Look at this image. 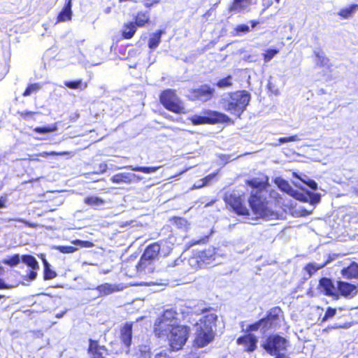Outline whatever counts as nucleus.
I'll list each match as a JSON object with an SVG mask.
<instances>
[{"instance_id": "obj_1", "label": "nucleus", "mask_w": 358, "mask_h": 358, "mask_svg": "<svg viewBox=\"0 0 358 358\" xmlns=\"http://www.w3.org/2000/svg\"><path fill=\"white\" fill-rule=\"evenodd\" d=\"M217 315L208 313L199 320L195 324L194 344L203 348L210 343L215 337L214 327Z\"/></svg>"}, {"instance_id": "obj_2", "label": "nucleus", "mask_w": 358, "mask_h": 358, "mask_svg": "<svg viewBox=\"0 0 358 358\" xmlns=\"http://www.w3.org/2000/svg\"><path fill=\"white\" fill-rule=\"evenodd\" d=\"M250 101V94L248 92L238 91L222 101V108L232 115L240 117L246 109Z\"/></svg>"}, {"instance_id": "obj_3", "label": "nucleus", "mask_w": 358, "mask_h": 358, "mask_svg": "<svg viewBox=\"0 0 358 358\" xmlns=\"http://www.w3.org/2000/svg\"><path fill=\"white\" fill-rule=\"evenodd\" d=\"M179 324L178 314L173 308L166 310L155 322V333L158 337L166 335Z\"/></svg>"}, {"instance_id": "obj_4", "label": "nucleus", "mask_w": 358, "mask_h": 358, "mask_svg": "<svg viewBox=\"0 0 358 358\" xmlns=\"http://www.w3.org/2000/svg\"><path fill=\"white\" fill-rule=\"evenodd\" d=\"M189 329L184 325H178L171 329L166 335L171 348L172 350H179L187 342L189 337Z\"/></svg>"}, {"instance_id": "obj_5", "label": "nucleus", "mask_w": 358, "mask_h": 358, "mask_svg": "<svg viewBox=\"0 0 358 358\" xmlns=\"http://www.w3.org/2000/svg\"><path fill=\"white\" fill-rule=\"evenodd\" d=\"M160 101L165 108L173 113H185L183 102L172 90H164L160 95Z\"/></svg>"}, {"instance_id": "obj_6", "label": "nucleus", "mask_w": 358, "mask_h": 358, "mask_svg": "<svg viewBox=\"0 0 358 358\" xmlns=\"http://www.w3.org/2000/svg\"><path fill=\"white\" fill-rule=\"evenodd\" d=\"M160 246L157 243L149 245L142 255L139 263L136 266L138 272L148 273L152 271V262L159 255Z\"/></svg>"}, {"instance_id": "obj_7", "label": "nucleus", "mask_w": 358, "mask_h": 358, "mask_svg": "<svg viewBox=\"0 0 358 358\" xmlns=\"http://www.w3.org/2000/svg\"><path fill=\"white\" fill-rule=\"evenodd\" d=\"M249 203L256 218L263 217L270 219L273 215V213H271L270 210L266 206L265 199L258 191H257L255 194H252L249 199Z\"/></svg>"}, {"instance_id": "obj_8", "label": "nucleus", "mask_w": 358, "mask_h": 358, "mask_svg": "<svg viewBox=\"0 0 358 358\" xmlns=\"http://www.w3.org/2000/svg\"><path fill=\"white\" fill-rule=\"evenodd\" d=\"M287 341L278 335L269 336L263 344V348L271 355H278L286 350Z\"/></svg>"}, {"instance_id": "obj_9", "label": "nucleus", "mask_w": 358, "mask_h": 358, "mask_svg": "<svg viewBox=\"0 0 358 358\" xmlns=\"http://www.w3.org/2000/svg\"><path fill=\"white\" fill-rule=\"evenodd\" d=\"M224 201L229 204L238 215H249V210L243 205V199L241 196L236 192L227 193L224 197Z\"/></svg>"}, {"instance_id": "obj_10", "label": "nucleus", "mask_w": 358, "mask_h": 358, "mask_svg": "<svg viewBox=\"0 0 358 358\" xmlns=\"http://www.w3.org/2000/svg\"><path fill=\"white\" fill-rule=\"evenodd\" d=\"M210 117H202L199 115H193L189 120L193 124H202L206 123H215V122H228L230 118L225 114L213 111L209 113Z\"/></svg>"}, {"instance_id": "obj_11", "label": "nucleus", "mask_w": 358, "mask_h": 358, "mask_svg": "<svg viewBox=\"0 0 358 358\" xmlns=\"http://www.w3.org/2000/svg\"><path fill=\"white\" fill-rule=\"evenodd\" d=\"M213 92V89L208 85H203L200 88L189 90L188 97L192 100L206 101L212 97Z\"/></svg>"}, {"instance_id": "obj_12", "label": "nucleus", "mask_w": 358, "mask_h": 358, "mask_svg": "<svg viewBox=\"0 0 358 358\" xmlns=\"http://www.w3.org/2000/svg\"><path fill=\"white\" fill-rule=\"evenodd\" d=\"M337 289L341 294L345 297H354L358 292V285L345 282H338Z\"/></svg>"}, {"instance_id": "obj_13", "label": "nucleus", "mask_w": 358, "mask_h": 358, "mask_svg": "<svg viewBox=\"0 0 358 358\" xmlns=\"http://www.w3.org/2000/svg\"><path fill=\"white\" fill-rule=\"evenodd\" d=\"M257 343V338L252 334H247L237 340V343L243 345L245 350L248 352H252L255 350Z\"/></svg>"}, {"instance_id": "obj_14", "label": "nucleus", "mask_w": 358, "mask_h": 358, "mask_svg": "<svg viewBox=\"0 0 358 358\" xmlns=\"http://www.w3.org/2000/svg\"><path fill=\"white\" fill-rule=\"evenodd\" d=\"M99 296H106L123 289L121 285L104 283L96 287Z\"/></svg>"}, {"instance_id": "obj_15", "label": "nucleus", "mask_w": 358, "mask_h": 358, "mask_svg": "<svg viewBox=\"0 0 358 358\" xmlns=\"http://www.w3.org/2000/svg\"><path fill=\"white\" fill-rule=\"evenodd\" d=\"M89 352L92 358H107V349L103 346H99L96 341H90Z\"/></svg>"}, {"instance_id": "obj_16", "label": "nucleus", "mask_w": 358, "mask_h": 358, "mask_svg": "<svg viewBox=\"0 0 358 358\" xmlns=\"http://www.w3.org/2000/svg\"><path fill=\"white\" fill-rule=\"evenodd\" d=\"M320 286L321 287L322 292L327 296H335L337 292V289L334 285L332 281L329 278H322L320 281Z\"/></svg>"}, {"instance_id": "obj_17", "label": "nucleus", "mask_w": 358, "mask_h": 358, "mask_svg": "<svg viewBox=\"0 0 358 358\" xmlns=\"http://www.w3.org/2000/svg\"><path fill=\"white\" fill-rule=\"evenodd\" d=\"M136 177L138 180H141V178L138 176H136L135 174H130L128 173H121L114 175L111 178V181L114 183L120 184V183H131L132 181V178Z\"/></svg>"}, {"instance_id": "obj_18", "label": "nucleus", "mask_w": 358, "mask_h": 358, "mask_svg": "<svg viewBox=\"0 0 358 358\" xmlns=\"http://www.w3.org/2000/svg\"><path fill=\"white\" fill-rule=\"evenodd\" d=\"M275 183L277 185V186L283 192H286L287 194L298 198L299 193L297 191L292 189L291 185L285 180H283L281 178H277L275 180Z\"/></svg>"}, {"instance_id": "obj_19", "label": "nucleus", "mask_w": 358, "mask_h": 358, "mask_svg": "<svg viewBox=\"0 0 358 358\" xmlns=\"http://www.w3.org/2000/svg\"><path fill=\"white\" fill-rule=\"evenodd\" d=\"M132 337V325L131 324H126L121 329V340L123 343L129 347L131 342Z\"/></svg>"}, {"instance_id": "obj_20", "label": "nucleus", "mask_w": 358, "mask_h": 358, "mask_svg": "<svg viewBox=\"0 0 358 358\" xmlns=\"http://www.w3.org/2000/svg\"><path fill=\"white\" fill-rule=\"evenodd\" d=\"M271 325V318L269 317L263 318L257 322L252 324L248 327V331H255L259 329L265 331Z\"/></svg>"}, {"instance_id": "obj_21", "label": "nucleus", "mask_w": 358, "mask_h": 358, "mask_svg": "<svg viewBox=\"0 0 358 358\" xmlns=\"http://www.w3.org/2000/svg\"><path fill=\"white\" fill-rule=\"evenodd\" d=\"M198 254L203 264H210L215 259V252L214 248H209L203 251L198 252Z\"/></svg>"}, {"instance_id": "obj_22", "label": "nucleus", "mask_w": 358, "mask_h": 358, "mask_svg": "<svg viewBox=\"0 0 358 358\" xmlns=\"http://www.w3.org/2000/svg\"><path fill=\"white\" fill-rule=\"evenodd\" d=\"M252 0H234L230 7V10L239 13L248 8Z\"/></svg>"}, {"instance_id": "obj_23", "label": "nucleus", "mask_w": 358, "mask_h": 358, "mask_svg": "<svg viewBox=\"0 0 358 358\" xmlns=\"http://www.w3.org/2000/svg\"><path fill=\"white\" fill-rule=\"evenodd\" d=\"M343 277L347 278H358V264L355 262L352 263L347 268H344L341 271Z\"/></svg>"}, {"instance_id": "obj_24", "label": "nucleus", "mask_w": 358, "mask_h": 358, "mask_svg": "<svg viewBox=\"0 0 358 358\" xmlns=\"http://www.w3.org/2000/svg\"><path fill=\"white\" fill-rule=\"evenodd\" d=\"M268 183V178L266 176H262L259 178H252L248 180V184L255 188L262 189L266 187Z\"/></svg>"}, {"instance_id": "obj_25", "label": "nucleus", "mask_w": 358, "mask_h": 358, "mask_svg": "<svg viewBox=\"0 0 358 358\" xmlns=\"http://www.w3.org/2000/svg\"><path fill=\"white\" fill-rule=\"evenodd\" d=\"M71 18V0H69L57 17L58 22H64Z\"/></svg>"}, {"instance_id": "obj_26", "label": "nucleus", "mask_w": 358, "mask_h": 358, "mask_svg": "<svg viewBox=\"0 0 358 358\" xmlns=\"http://www.w3.org/2000/svg\"><path fill=\"white\" fill-rule=\"evenodd\" d=\"M358 5L353 4L347 8H342L339 12L338 15L343 18L348 19L352 16V15L357 10Z\"/></svg>"}, {"instance_id": "obj_27", "label": "nucleus", "mask_w": 358, "mask_h": 358, "mask_svg": "<svg viewBox=\"0 0 358 358\" xmlns=\"http://www.w3.org/2000/svg\"><path fill=\"white\" fill-rule=\"evenodd\" d=\"M136 31V25L133 22L126 24L122 29V36L125 38H131Z\"/></svg>"}, {"instance_id": "obj_28", "label": "nucleus", "mask_w": 358, "mask_h": 358, "mask_svg": "<svg viewBox=\"0 0 358 358\" xmlns=\"http://www.w3.org/2000/svg\"><path fill=\"white\" fill-rule=\"evenodd\" d=\"M162 34V31H159L158 32L154 33L151 35L148 43V46L150 49H155L159 45Z\"/></svg>"}, {"instance_id": "obj_29", "label": "nucleus", "mask_w": 358, "mask_h": 358, "mask_svg": "<svg viewBox=\"0 0 358 358\" xmlns=\"http://www.w3.org/2000/svg\"><path fill=\"white\" fill-rule=\"evenodd\" d=\"M22 261L33 270H37L39 268L36 258L31 255H23L22 257Z\"/></svg>"}, {"instance_id": "obj_30", "label": "nucleus", "mask_w": 358, "mask_h": 358, "mask_svg": "<svg viewBox=\"0 0 358 358\" xmlns=\"http://www.w3.org/2000/svg\"><path fill=\"white\" fill-rule=\"evenodd\" d=\"M64 85L73 90H83L87 87V83H83L82 80H78L76 81H66Z\"/></svg>"}, {"instance_id": "obj_31", "label": "nucleus", "mask_w": 358, "mask_h": 358, "mask_svg": "<svg viewBox=\"0 0 358 358\" xmlns=\"http://www.w3.org/2000/svg\"><path fill=\"white\" fill-rule=\"evenodd\" d=\"M327 264V262L322 264L310 263L306 265L305 270L308 272L309 276H311L319 269L323 268Z\"/></svg>"}, {"instance_id": "obj_32", "label": "nucleus", "mask_w": 358, "mask_h": 358, "mask_svg": "<svg viewBox=\"0 0 358 358\" xmlns=\"http://www.w3.org/2000/svg\"><path fill=\"white\" fill-rule=\"evenodd\" d=\"M135 24L138 27H143L150 21V17L148 13H139L136 17Z\"/></svg>"}, {"instance_id": "obj_33", "label": "nucleus", "mask_w": 358, "mask_h": 358, "mask_svg": "<svg viewBox=\"0 0 358 358\" xmlns=\"http://www.w3.org/2000/svg\"><path fill=\"white\" fill-rule=\"evenodd\" d=\"M188 263L189 266L194 269L202 267L203 264L200 260V257L198 252L194 254V255L189 259Z\"/></svg>"}, {"instance_id": "obj_34", "label": "nucleus", "mask_w": 358, "mask_h": 358, "mask_svg": "<svg viewBox=\"0 0 358 358\" xmlns=\"http://www.w3.org/2000/svg\"><path fill=\"white\" fill-rule=\"evenodd\" d=\"M126 168L134 171H141L145 173H151L157 171L160 167H141V166H128Z\"/></svg>"}, {"instance_id": "obj_35", "label": "nucleus", "mask_w": 358, "mask_h": 358, "mask_svg": "<svg viewBox=\"0 0 358 358\" xmlns=\"http://www.w3.org/2000/svg\"><path fill=\"white\" fill-rule=\"evenodd\" d=\"M85 203L89 206H99L104 203L102 199L97 196H89L85 199Z\"/></svg>"}, {"instance_id": "obj_36", "label": "nucleus", "mask_w": 358, "mask_h": 358, "mask_svg": "<svg viewBox=\"0 0 358 358\" xmlns=\"http://www.w3.org/2000/svg\"><path fill=\"white\" fill-rule=\"evenodd\" d=\"M45 270H44V278L45 280H50L56 277L57 274L55 271H52L50 268V265L48 262L44 259L43 260Z\"/></svg>"}, {"instance_id": "obj_37", "label": "nucleus", "mask_w": 358, "mask_h": 358, "mask_svg": "<svg viewBox=\"0 0 358 358\" xmlns=\"http://www.w3.org/2000/svg\"><path fill=\"white\" fill-rule=\"evenodd\" d=\"M20 262V257L18 254L13 255V257L2 260V263L4 264L9 265L10 266H17Z\"/></svg>"}, {"instance_id": "obj_38", "label": "nucleus", "mask_w": 358, "mask_h": 358, "mask_svg": "<svg viewBox=\"0 0 358 358\" xmlns=\"http://www.w3.org/2000/svg\"><path fill=\"white\" fill-rule=\"evenodd\" d=\"M301 139L298 137L297 135H294L289 137H282L278 139V142L273 144L275 146H278L281 143H289V142H294V141H299Z\"/></svg>"}, {"instance_id": "obj_39", "label": "nucleus", "mask_w": 358, "mask_h": 358, "mask_svg": "<svg viewBox=\"0 0 358 358\" xmlns=\"http://www.w3.org/2000/svg\"><path fill=\"white\" fill-rule=\"evenodd\" d=\"M279 52L278 50L276 49H268L264 52L263 57L265 62H268L271 61L275 55Z\"/></svg>"}, {"instance_id": "obj_40", "label": "nucleus", "mask_w": 358, "mask_h": 358, "mask_svg": "<svg viewBox=\"0 0 358 358\" xmlns=\"http://www.w3.org/2000/svg\"><path fill=\"white\" fill-rule=\"evenodd\" d=\"M41 86L38 83L30 85L23 93L24 96H30L32 93L37 92L41 89Z\"/></svg>"}, {"instance_id": "obj_41", "label": "nucleus", "mask_w": 358, "mask_h": 358, "mask_svg": "<svg viewBox=\"0 0 358 358\" xmlns=\"http://www.w3.org/2000/svg\"><path fill=\"white\" fill-rule=\"evenodd\" d=\"M55 249L59 250L60 252L62 253H73L76 252L78 248L76 247L73 246H63V245H58L55 247Z\"/></svg>"}, {"instance_id": "obj_42", "label": "nucleus", "mask_w": 358, "mask_h": 358, "mask_svg": "<svg viewBox=\"0 0 358 358\" xmlns=\"http://www.w3.org/2000/svg\"><path fill=\"white\" fill-rule=\"evenodd\" d=\"M72 244L80 248H92L94 246V244L92 242L81 240H75L72 241Z\"/></svg>"}, {"instance_id": "obj_43", "label": "nucleus", "mask_w": 358, "mask_h": 358, "mask_svg": "<svg viewBox=\"0 0 358 358\" xmlns=\"http://www.w3.org/2000/svg\"><path fill=\"white\" fill-rule=\"evenodd\" d=\"M57 129L56 126H48V127H36L34 128V131L36 133H41V134H45L48 132L55 131Z\"/></svg>"}, {"instance_id": "obj_44", "label": "nucleus", "mask_w": 358, "mask_h": 358, "mask_svg": "<svg viewBox=\"0 0 358 358\" xmlns=\"http://www.w3.org/2000/svg\"><path fill=\"white\" fill-rule=\"evenodd\" d=\"M336 314V309L329 307L324 314V316L322 317V321L325 322L330 318H332Z\"/></svg>"}, {"instance_id": "obj_45", "label": "nucleus", "mask_w": 358, "mask_h": 358, "mask_svg": "<svg viewBox=\"0 0 358 358\" xmlns=\"http://www.w3.org/2000/svg\"><path fill=\"white\" fill-rule=\"evenodd\" d=\"M69 152H40L37 155H36V156H40V157H47L48 156H58V155H69Z\"/></svg>"}, {"instance_id": "obj_46", "label": "nucleus", "mask_w": 358, "mask_h": 358, "mask_svg": "<svg viewBox=\"0 0 358 358\" xmlns=\"http://www.w3.org/2000/svg\"><path fill=\"white\" fill-rule=\"evenodd\" d=\"M139 358H151L150 348L147 346H141L139 349Z\"/></svg>"}, {"instance_id": "obj_47", "label": "nucleus", "mask_w": 358, "mask_h": 358, "mask_svg": "<svg viewBox=\"0 0 358 358\" xmlns=\"http://www.w3.org/2000/svg\"><path fill=\"white\" fill-rule=\"evenodd\" d=\"M231 77L230 76H229L227 78L220 80L217 83V85L221 88L229 87L231 85Z\"/></svg>"}, {"instance_id": "obj_48", "label": "nucleus", "mask_w": 358, "mask_h": 358, "mask_svg": "<svg viewBox=\"0 0 358 358\" xmlns=\"http://www.w3.org/2000/svg\"><path fill=\"white\" fill-rule=\"evenodd\" d=\"M352 326L350 322H344V323H335L331 326H329V329H348Z\"/></svg>"}, {"instance_id": "obj_49", "label": "nucleus", "mask_w": 358, "mask_h": 358, "mask_svg": "<svg viewBox=\"0 0 358 358\" xmlns=\"http://www.w3.org/2000/svg\"><path fill=\"white\" fill-rule=\"evenodd\" d=\"M237 33H248L250 31V27L248 24H238L235 28Z\"/></svg>"}, {"instance_id": "obj_50", "label": "nucleus", "mask_w": 358, "mask_h": 358, "mask_svg": "<svg viewBox=\"0 0 358 358\" xmlns=\"http://www.w3.org/2000/svg\"><path fill=\"white\" fill-rule=\"evenodd\" d=\"M310 204L315 205L320 202V196L318 194L312 193L310 194Z\"/></svg>"}, {"instance_id": "obj_51", "label": "nucleus", "mask_w": 358, "mask_h": 358, "mask_svg": "<svg viewBox=\"0 0 358 358\" xmlns=\"http://www.w3.org/2000/svg\"><path fill=\"white\" fill-rule=\"evenodd\" d=\"M205 310H206V308H201V307L194 306L193 308H192L191 313L196 314V315H199L200 313L204 312Z\"/></svg>"}, {"instance_id": "obj_52", "label": "nucleus", "mask_w": 358, "mask_h": 358, "mask_svg": "<svg viewBox=\"0 0 358 358\" xmlns=\"http://www.w3.org/2000/svg\"><path fill=\"white\" fill-rule=\"evenodd\" d=\"M187 222L185 219H183V218H176V224L178 226V227H185L186 226Z\"/></svg>"}, {"instance_id": "obj_53", "label": "nucleus", "mask_w": 358, "mask_h": 358, "mask_svg": "<svg viewBox=\"0 0 358 358\" xmlns=\"http://www.w3.org/2000/svg\"><path fill=\"white\" fill-rule=\"evenodd\" d=\"M215 177V174H210L207 176L206 178L199 180V182H205V185H207Z\"/></svg>"}, {"instance_id": "obj_54", "label": "nucleus", "mask_w": 358, "mask_h": 358, "mask_svg": "<svg viewBox=\"0 0 358 358\" xmlns=\"http://www.w3.org/2000/svg\"><path fill=\"white\" fill-rule=\"evenodd\" d=\"M306 185H307L308 186H309V187H310L311 189H317V183H316L314 180H311V179H308V180H307V183H306Z\"/></svg>"}, {"instance_id": "obj_55", "label": "nucleus", "mask_w": 358, "mask_h": 358, "mask_svg": "<svg viewBox=\"0 0 358 358\" xmlns=\"http://www.w3.org/2000/svg\"><path fill=\"white\" fill-rule=\"evenodd\" d=\"M16 220L18 222H22V223L25 224L27 226L31 227V228H35L37 227V224H36L34 223H30V222H27L26 220H22V219H17Z\"/></svg>"}, {"instance_id": "obj_56", "label": "nucleus", "mask_w": 358, "mask_h": 358, "mask_svg": "<svg viewBox=\"0 0 358 358\" xmlns=\"http://www.w3.org/2000/svg\"><path fill=\"white\" fill-rule=\"evenodd\" d=\"M293 175L297 177L301 182L306 184L307 180L310 179L306 175H303L302 176H298V175L295 173H293Z\"/></svg>"}, {"instance_id": "obj_57", "label": "nucleus", "mask_w": 358, "mask_h": 358, "mask_svg": "<svg viewBox=\"0 0 358 358\" xmlns=\"http://www.w3.org/2000/svg\"><path fill=\"white\" fill-rule=\"evenodd\" d=\"M203 186H206V185H205V182H199V181H197V182H196V183H195V184L192 186V187L191 188V189H199V188H201V187H203Z\"/></svg>"}, {"instance_id": "obj_58", "label": "nucleus", "mask_w": 358, "mask_h": 358, "mask_svg": "<svg viewBox=\"0 0 358 358\" xmlns=\"http://www.w3.org/2000/svg\"><path fill=\"white\" fill-rule=\"evenodd\" d=\"M13 286L6 285L4 281L0 278V289H11Z\"/></svg>"}, {"instance_id": "obj_59", "label": "nucleus", "mask_w": 358, "mask_h": 358, "mask_svg": "<svg viewBox=\"0 0 358 358\" xmlns=\"http://www.w3.org/2000/svg\"><path fill=\"white\" fill-rule=\"evenodd\" d=\"M158 2L159 0H148L146 2L144 3V5L146 7H150L155 3H157Z\"/></svg>"}, {"instance_id": "obj_60", "label": "nucleus", "mask_w": 358, "mask_h": 358, "mask_svg": "<svg viewBox=\"0 0 358 358\" xmlns=\"http://www.w3.org/2000/svg\"><path fill=\"white\" fill-rule=\"evenodd\" d=\"M107 170V164L105 163H102L99 165V173H104Z\"/></svg>"}, {"instance_id": "obj_61", "label": "nucleus", "mask_w": 358, "mask_h": 358, "mask_svg": "<svg viewBox=\"0 0 358 358\" xmlns=\"http://www.w3.org/2000/svg\"><path fill=\"white\" fill-rule=\"evenodd\" d=\"M36 275L37 273L35 271V270L32 269V271H31L29 274V280H33L36 278Z\"/></svg>"}, {"instance_id": "obj_62", "label": "nucleus", "mask_w": 358, "mask_h": 358, "mask_svg": "<svg viewBox=\"0 0 358 358\" xmlns=\"http://www.w3.org/2000/svg\"><path fill=\"white\" fill-rule=\"evenodd\" d=\"M155 358H169V357L166 352H160L155 355Z\"/></svg>"}, {"instance_id": "obj_63", "label": "nucleus", "mask_w": 358, "mask_h": 358, "mask_svg": "<svg viewBox=\"0 0 358 358\" xmlns=\"http://www.w3.org/2000/svg\"><path fill=\"white\" fill-rule=\"evenodd\" d=\"M34 113H33V112H31V111H26V112L22 113H21V115H22V117H27V116L32 115H34Z\"/></svg>"}, {"instance_id": "obj_64", "label": "nucleus", "mask_w": 358, "mask_h": 358, "mask_svg": "<svg viewBox=\"0 0 358 358\" xmlns=\"http://www.w3.org/2000/svg\"><path fill=\"white\" fill-rule=\"evenodd\" d=\"M316 56H317V59H318L319 60H320V61H321V62H322V64H324V61L326 60V58H325L324 56L320 55V54H318V53L316 55Z\"/></svg>"}]
</instances>
